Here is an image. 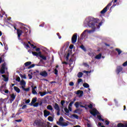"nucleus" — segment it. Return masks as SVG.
<instances>
[{"label": "nucleus", "mask_w": 127, "mask_h": 127, "mask_svg": "<svg viewBox=\"0 0 127 127\" xmlns=\"http://www.w3.org/2000/svg\"><path fill=\"white\" fill-rule=\"evenodd\" d=\"M33 126L37 127H52V124L50 122H47V125H46V124L41 120L37 119L34 121Z\"/></svg>", "instance_id": "1"}, {"label": "nucleus", "mask_w": 127, "mask_h": 127, "mask_svg": "<svg viewBox=\"0 0 127 127\" xmlns=\"http://www.w3.org/2000/svg\"><path fill=\"white\" fill-rule=\"evenodd\" d=\"M87 25L89 27H92V28H96L95 25H97L98 23V21L94 18L89 17L87 19Z\"/></svg>", "instance_id": "2"}, {"label": "nucleus", "mask_w": 127, "mask_h": 127, "mask_svg": "<svg viewBox=\"0 0 127 127\" xmlns=\"http://www.w3.org/2000/svg\"><path fill=\"white\" fill-rule=\"evenodd\" d=\"M32 54L34 56H36L37 57H40V58H42V60H45V61H46L47 59L46 56L41 55V52H39V53H37L36 52H32Z\"/></svg>", "instance_id": "3"}, {"label": "nucleus", "mask_w": 127, "mask_h": 127, "mask_svg": "<svg viewBox=\"0 0 127 127\" xmlns=\"http://www.w3.org/2000/svg\"><path fill=\"white\" fill-rule=\"evenodd\" d=\"M112 5V2L108 3L107 6L100 12L101 14H104L106 13L107 11H108V9L110 8V6Z\"/></svg>", "instance_id": "4"}, {"label": "nucleus", "mask_w": 127, "mask_h": 127, "mask_svg": "<svg viewBox=\"0 0 127 127\" xmlns=\"http://www.w3.org/2000/svg\"><path fill=\"white\" fill-rule=\"evenodd\" d=\"M54 108L55 110L57 111V116H60V107H59V105H58V104H57V103H55Z\"/></svg>", "instance_id": "5"}, {"label": "nucleus", "mask_w": 127, "mask_h": 127, "mask_svg": "<svg viewBox=\"0 0 127 127\" xmlns=\"http://www.w3.org/2000/svg\"><path fill=\"white\" fill-rule=\"evenodd\" d=\"M89 112L91 114V115H92V116H94V117L100 114L99 111H98V110L96 109V108L93 109L92 110L90 111Z\"/></svg>", "instance_id": "6"}, {"label": "nucleus", "mask_w": 127, "mask_h": 127, "mask_svg": "<svg viewBox=\"0 0 127 127\" xmlns=\"http://www.w3.org/2000/svg\"><path fill=\"white\" fill-rule=\"evenodd\" d=\"M76 42H77V33L73 34L71 38V43L74 44L76 43Z\"/></svg>", "instance_id": "7"}, {"label": "nucleus", "mask_w": 127, "mask_h": 127, "mask_svg": "<svg viewBox=\"0 0 127 127\" xmlns=\"http://www.w3.org/2000/svg\"><path fill=\"white\" fill-rule=\"evenodd\" d=\"M6 63H4L3 64H2L1 69H2V73H5V70L7 69V68H6Z\"/></svg>", "instance_id": "8"}, {"label": "nucleus", "mask_w": 127, "mask_h": 127, "mask_svg": "<svg viewBox=\"0 0 127 127\" xmlns=\"http://www.w3.org/2000/svg\"><path fill=\"white\" fill-rule=\"evenodd\" d=\"M23 33V31L21 30L18 29L17 30V34L18 35V39L19 40H21L20 36H21V34Z\"/></svg>", "instance_id": "9"}, {"label": "nucleus", "mask_w": 127, "mask_h": 127, "mask_svg": "<svg viewBox=\"0 0 127 127\" xmlns=\"http://www.w3.org/2000/svg\"><path fill=\"white\" fill-rule=\"evenodd\" d=\"M88 31V30H84L83 33L81 34L80 35V39L81 40H83V39H84V38H85V37H86V32Z\"/></svg>", "instance_id": "10"}, {"label": "nucleus", "mask_w": 127, "mask_h": 127, "mask_svg": "<svg viewBox=\"0 0 127 127\" xmlns=\"http://www.w3.org/2000/svg\"><path fill=\"white\" fill-rule=\"evenodd\" d=\"M40 76H42V77H47V76H48V73H47V72L45 70L41 72L40 73Z\"/></svg>", "instance_id": "11"}, {"label": "nucleus", "mask_w": 127, "mask_h": 127, "mask_svg": "<svg viewBox=\"0 0 127 127\" xmlns=\"http://www.w3.org/2000/svg\"><path fill=\"white\" fill-rule=\"evenodd\" d=\"M16 97V95L14 94V93H13L10 95V103H12L14 100H15V97Z\"/></svg>", "instance_id": "12"}, {"label": "nucleus", "mask_w": 127, "mask_h": 127, "mask_svg": "<svg viewBox=\"0 0 127 127\" xmlns=\"http://www.w3.org/2000/svg\"><path fill=\"white\" fill-rule=\"evenodd\" d=\"M44 116L45 118H47L48 116H50V112L47 111V110H45L44 111Z\"/></svg>", "instance_id": "13"}, {"label": "nucleus", "mask_w": 127, "mask_h": 127, "mask_svg": "<svg viewBox=\"0 0 127 127\" xmlns=\"http://www.w3.org/2000/svg\"><path fill=\"white\" fill-rule=\"evenodd\" d=\"M37 101V97L33 98L32 100L31 101V102L30 104V106H33V104H35V103H36Z\"/></svg>", "instance_id": "14"}, {"label": "nucleus", "mask_w": 127, "mask_h": 127, "mask_svg": "<svg viewBox=\"0 0 127 127\" xmlns=\"http://www.w3.org/2000/svg\"><path fill=\"white\" fill-rule=\"evenodd\" d=\"M123 71V67L122 66H118L116 72L118 74H120V72Z\"/></svg>", "instance_id": "15"}, {"label": "nucleus", "mask_w": 127, "mask_h": 127, "mask_svg": "<svg viewBox=\"0 0 127 127\" xmlns=\"http://www.w3.org/2000/svg\"><path fill=\"white\" fill-rule=\"evenodd\" d=\"M81 82H83V80L82 79V78H79L75 84L76 87H79V84L81 83Z\"/></svg>", "instance_id": "16"}, {"label": "nucleus", "mask_w": 127, "mask_h": 127, "mask_svg": "<svg viewBox=\"0 0 127 127\" xmlns=\"http://www.w3.org/2000/svg\"><path fill=\"white\" fill-rule=\"evenodd\" d=\"M13 88H14V91H15L16 93H20V89H19V88L16 86H14Z\"/></svg>", "instance_id": "17"}, {"label": "nucleus", "mask_w": 127, "mask_h": 127, "mask_svg": "<svg viewBox=\"0 0 127 127\" xmlns=\"http://www.w3.org/2000/svg\"><path fill=\"white\" fill-rule=\"evenodd\" d=\"M6 100V98L5 99H2V98H0V106H1L3 103L5 102V100Z\"/></svg>", "instance_id": "18"}, {"label": "nucleus", "mask_w": 127, "mask_h": 127, "mask_svg": "<svg viewBox=\"0 0 127 127\" xmlns=\"http://www.w3.org/2000/svg\"><path fill=\"white\" fill-rule=\"evenodd\" d=\"M2 77L4 78L3 80L4 81V82H7L8 81V77H7L5 74L2 75Z\"/></svg>", "instance_id": "19"}, {"label": "nucleus", "mask_w": 127, "mask_h": 127, "mask_svg": "<svg viewBox=\"0 0 127 127\" xmlns=\"http://www.w3.org/2000/svg\"><path fill=\"white\" fill-rule=\"evenodd\" d=\"M22 29L23 30V33H27L28 32V29L25 28V27H23Z\"/></svg>", "instance_id": "20"}, {"label": "nucleus", "mask_w": 127, "mask_h": 127, "mask_svg": "<svg viewBox=\"0 0 127 127\" xmlns=\"http://www.w3.org/2000/svg\"><path fill=\"white\" fill-rule=\"evenodd\" d=\"M76 94L77 95H80V96H83V94H84V92L82 90H77Z\"/></svg>", "instance_id": "21"}, {"label": "nucleus", "mask_w": 127, "mask_h": 127, "mask_svg": "<svg viewBox=\"0 0 127 127\" xmlns=\"http://www.w3.org/2000/svg\"><path fill=\"white\" fill-rule=\"evenodd\" d=\"M80 104H81V102H75V103L74 104V106H75V108L78 109V108H79V106H80Z\"/></svg>", "instance_id": "22"}, {"label": "nucleus", "mask_w": 127, "mask_h": 127, "mask_svg": "<svg viewBox=\"0 0 127 127\" xmlns=\"http://www.w3.org/2000/svg\"><path fill=\"white\" fill-rule=\"evenodd\" d=\"M83 72H79L77 74V77L78 78H82V77H83Z\"/></svg>", "instance_id": "23"}, {"label": "nucleus", "mask_w": 127, "mask_h": 127, "mask_svg": "<svg viewBox=\"0 0 127 127\" xmlns=\"http://www.w3.org/2000/svg\"><path fill=\"white\" fill-rule=\"evenodd\" d=\"M47 109L48 110H49V111H53V107H52V106L50 105H48L47 107Z\"/></svg>", "instance_id": "24"}, {"label": "nucleus", "mask_w": 127, "mask_h": 127, "mask_svg": "<svg viewBox=\"0 0 127 127\" xmlns=\"http://www.w3.org/2000/svg\"><path fill=\"white\" fill-rule=\"evenodd\" d=\"M20 84L22 86H25V84H26V83L25 82V81H24L23 79H22L20 82Z\"/></svg>", "instance_id": "25"}, {"label": "nucleus", "mask_w": 127, "mask_h": 127, "mask_svg": "<svg viewBox=\"0 0 127 127\" xmlns=\"http://www.w3.org/2000/svg\"><path fill=\"white\" fill-rule=\"evenodd\" d=\"M83 86L84 88H90V85L87 83H83Z\"/></svg>", "instance_id": "26"}, {"label": "nucleus", "mask_w": 127, "mask_h": 127, "mask_svg": "<svg viewBox=\"0 0 127 127\" xmlns=\"http://www.w3.org/2000/svg\"><path fill=\"white\" fill-rule=\"evenodd\" d=\"M101 58H102V54H99L96 55V56L95 57V59H101Z\"/></svg>", "instance_id": "27"}, {"label": "nucleus", "mask_w": 127, "mask_h": 127, "mask_svg": "<svg viewBox=\"0 0 127 127\" xmlns=\"http://www.w3.org/2000/svg\"><path fill=\"white\" fill-rule=\"evenodd\" d=\"M39 94H40L41 97H43V96H45L46 95V92H42L41 91L39 92Z\"/></svg>", "instance_id": "28"}, {"label": "nucleus", "mask_w": 127, "mask_h": 127, "mask_svg": "<svg viewBox=\"0 0 127 127\" xmlns=\"http://www.w3.org/2000/svg\"><path fill=\"white\" fill-rule=\"evenodd\" d=\"M115 50L116 51H117L118 55H120V54H122V51L120 49L116 48Z\"/></svg>", "instance_id": "29"}, {"label": "nucleus", "mask_w": 127, "mask_h": 127, "mask_svg": "<svg viewBox=\"0 0 127 127\" xmlns=\"http://www.w3.org/2000/svg\"><path fill=\"white\" fill-rule=\"evenodd\" d=\"M80 48H81V49L83 50V51H85V52H86V51H87V49H86V48H85V46H84V45H81L80 46Z\"/></svg>", "instance_id": "30"}, {"label": "nucleus", "mask_w": 127, "mask_h": 127, "mask_svg": "<svg viewBox=\"0 0 127 127\" xmlns=\"http://www.w3.org/2000/svg\"><path fill=\"white\" fill-rule=\"evenodd\" d=\"M31 64V62H27L24 64L25 66H27Z\"/></svg>", "instance_id": "31"}, {"label": "nucleus", "mask_w": 127, "mask_h": 127, "mask_svg": "<svg viewBox=\"0 0 127 127\" xmlns=\"http://www.w3.org/2000/svg\"><path fill=\"white\" fill-rule=\"evenodd\" d=\"M48 121H49V122H53V117H51V116H49L48 118Z\"/></svg>", "instance_id": "32"}, {"label": "nucleus", "mask_w": 127, "mask_h": 127, "mask_svg": "<svg viewBox=\"0 0 127 127\" xmlns=\"http://www.w3.org/2000/svg\"><path fill=\"white\" fill-rule=\"evenodd\" d=\"M20 76L21 78L23 79H26V75L25 74L22 75L21 74H20Z\"/></svg>", "instance_id": "33"}, {"label": "nucleus", "mask_w": 127, "mask_h": 127, "mask_svg": "<svg viewBox=\"0 0 127 127\" xmlns=\"http://www.w3.org/2000/svg\"><path fill=\"white\" fill-rule=\"evenodd\" d=\"M117 127H124V124H123V123H119L117 125Z\"/></svg>", "instance_id": "34"}, {"label": "nucleus", "mask_w": 127, "mask_h": 127, "mask_svg": "<svg viewBox=\"0 0 127 127\" xmlns=\"http://www.w3.org/2000/svg\"><path fill=\"white\" fill-rule=\"evenodd\" d=\"M64 112H65V113H66V114H69V110L68 109V108H64Z\"/></svg>", "instance_id": "35"}, {"label": "nucleus", "mask_w": 127, "mask_h": 127, "mask_svg": "<svg viewBox=\"0 0 127 127\" xmlns=\"http://www.w3.org/2000/svg\"><path fill=\"white\" fill-rule=\"evenodd\" d=\"M32 93L33 94V95H37V92H36V90L34 89L32 90Z\"/></svg>", "instance_id": "36"}, {"label": "nucleus", "mask_w": 127, "mask_h": 127, "mask_svg": "<svg viewBox=\"0 0 127 127\" xmlns=\"http://www.w3.org/2000/svg\"><path fill=\"white\" fill-rule=\"evenodd\" d=\"M23 45H24V46H26V47H27V48H30L29 45H28V44H26L25 42L23 43Z\"/></svg>", "instance_id": "37"}, {"label": "nucleus", "mask_w": 127, "mask_h": 127, "mask_svg": "<svg viewBox=\"0 0 127 127\" xmlns=\"http://www.w3.org/2000/svg\"><path fill=\"white\" fill-rule=\"evenodd\" d=\"M72 117H73L74 118H75L77 120H78V119H79V116L78 115H76V114H73Z\"/></svg>", "instance_id": "38"}, {"label": "nucleus", "mask_w": 127, "mask_h": 127, "mask_svg": "<svg viewBox=\"0 0 127 127\" xmlns=\"http://www.w3.org/2000/svg\"><path fill=\"white\" fill-rule=\"evenodd\" d=\"M35 66V64H32L31 65H30L29 67H28V69H31V68H33Z\"/></svg>", "instance_id": "39"}, {"label": "nucleus", "mask_w": 127, "mask_h": 127, "mask_svg": "<svg viewBox=\"0 0 127 127\" xmlns=\"http://www.w3.org/2000/svg\"><path fill=\"white\" fill-rule=\"evenodd\" d=\"M4 56V55H3L2 56L0 57V64L2 62H3L4 60H2V57Z\"/></svg>", "instance_id": "40"}, {"label": "nucleus", "mask_w": 127, "mask_h": 127, "mask_svg": "<svg viewBox=\"0 0 127 127\" xmlns=\"http://www.w3.org/2000/svg\"><path fill=\"white\" fill-rule=\"evenodd\" d=\"M54 73L55 75H58V70L57 68H55L54 70Z\"/></svg>", "instance_id": "41"}, {"label": "nucleus", "mask_w": 127, "mask_h": 127, "mask_svg": "<svg viewBox=\"0 0 127 127\" xmlns=\"http://www.w3.org/2000/svg\"><path fill=\"white\" fill-rule=\"evenodd\" d=\"M30 90V87H28L27 88H25L24 91H25V92H29Z\"/></svg>", "instance_id": "42"}, {"label": "nucleus", "mask_w": 127, "mask_h": 127, "mask_svg": "<svg viewBox=\"0 0 127 127\" xmlns=\"http://www.w3.org/2000/svg\"><path fill=\"white\" fill-rule=\"evenodd\" d=\"M16 81H17V82H20V77H19V76L16 77Z\"/></svg>", "instance_id": "43"}, {"label": "nucleus", "mask_w": 127, "mask_h": 127, "mask_svg": "<svg viewBox=\"0 0 127 127\" xmlns=\"http://www.w3.org/2000/svg\"><path fill=\"white\" fill-rule=\"evenodd\" d=\"M63 121H64V119H63V117H61L60 118V119L59 120V122L60 123L61 122H63Z\"/></svg>", "instance_id": "44"}, {"label": "nucleus", "mask_w": 127, "mask_h": 127, "mask_svg": "<svg viewBox=\"0 0 127 127\" xmlns=\"http://www.w3.org/2000/svg\"><path fill=\"white\" fill-rule=\"evenodd\" d=\"M64 104H65V100H62L61 101V104L62 106H64Z\"/></svg>", "instance_id": "45"}, {"label": "nucleus", "mask_w": 127, "mask_h": 127, "mask_svg": "<svg viewBox=\"0 0 127 127\" xmlns=\"http://www.w3.org/2000/svg\"><path fill=\"white\" fill-rule=\"evenodd\" d=\"M62 127H67L68 126V124L67 123H65L62 124Z\"/></svg>", "instance_id": "46"}, {"label": "nucleus", "mask_w": 127, "mask_h": 127, "mask_svg": "<svg viewBox=\"0 0 127 127\" xmlns=\"http://www.w3.org/2000/svg\"><path fill=\"white\" fill-rule=\"evenodd\" d=\"M73 104H74V101H71L69 105H68V107H72V106L73 105Z\"/></svg>", "instance_id": "47"}, {"label": "nucleus", "mask_w": 127, "mask_h": 127, "mask_svg": "<svg viewBox=\"0 0 127 127\" xmlns=\"http://www.w3.org/2000/svg\"><path fill=\"white\" fill-rule=\"evenodd\" d=\"M57 35L58 36L59 39H61V38H62V37L60 36V34L59 33H57Z\"/></svg>", "instance_id": "48"}, {"label": "nucleus", "mask_w": 127, "mask_h": 127, "mask_svg": "<svg viewBox=\"0 0 127 127\" xmlns=\"http://www.w3.org/2000/svg\"><path fill=\"white\" fill-rule=\"evenodd\" d=\"M88 107L89 109H93V105L92 104L89 105Z\"/></svg>", "instance_id": "49"}, {"label": "nucleus", "mask_w": 127, "mask_h": 127, "mask_svg": "<svg viewBox=\"0 0 127 127\" xmlns=\"http://www.w3.org/2000/svg\"><path fill=\"white\" fill-rule=\"evenodd\" d=\"M69 85V86H74V82L72 81L70 82Z\"/></svg>", "instance_id": "50"}, {"label": "nucleus", "mask_w": 127, "mask_h": 127, "mask_svg": "<svg viewBox=\"0 0 127 127\" xmlns=\"http://www.w3.org/2000/svg\"><path fill=\"white\" fill-rule=\"evenodd\" d=\"M39 105V103L37 102V103H36L33 106L34 107H38Z\"/></svg>", "instance_id": "51"}, {"label": "nucleus", "mask_w": 127, "mask_h": 127, "mask_svg": "<svg viewBox=\"0 0 127 127\" xmlns=\"http://www.w3.org/2000/svg\"><path fill=\"white\" fill-rule=\"evenodd\" d=\"M15 122H16L17 123H21V122H22V120H21V119L16 120Z\"/></svg>", "instance_id": "52"}, {"label": "nucleus", "mask_w": 127, "mask_h": 127, "mask_svg": "<svg viewBox=\"0 0 127 127\" xmlns=\"http://www.w3.org/2000/svg\"><path fill=\"white\" fill-rule=\"evenodd\" d=\"M69 49H72V48H74V45L71 44L69 47Z\"/></svg>", "instance_id": "53"}, {"label": "nucleus", "mask_w": 127, "mask_h": 127, "mask_svg": "<svg viewBox=\"0 0 127 127\" xmlns=\"http://www.w3.org/2000/svg\"><path fill=\"white\" fill-rule=\"evenodd\" d=\"M105 123L107 126H109V125H110V121H108L106 120L105 121Z\"/></svg>", "instance_id": "54"}, {"label": "nucleus", "mask_w": 127, "mask_h": 127, "mask_svg": "<svg viewBox=\"0 0 127 127\" xmlns=\"http://www.w3.org/2000/svg\"><path fill=\"white\" fill-rule=\"evenodd\" d=\"M123 66H124V67H126V66H127V61H126V62H125V63L123 64Z\"/></svg>", "instance_id": "55"}, {"label": "nucleus", "mask_w": 127, "mask_h": 127, "mask_svg": "<svg viewBox=\"0 0 127 127\" xmlns=\"http://www.w3.org/2000/svg\"><path fill=\"white\" fill-rule=\"evenodd\" d=\"M28 76L29 77V79H32V75H31L30 74H28Z\"/></svg>", "instance_id": "56"}, {"label": "nucleus", "mask_w": 127, "mask_h": 127, "mask_svg": "<svg viewBox=\"0 0 127 127\" xmlns=\"http://www.w3.org/2000/svg\"><path fill=\"white\" fill-rule=\"evenodd\" d=\"M27 106H26V105H24L22 106V110H24V109H26V108L27 107Z\"/></svg>", "instance_id": "57"}, {"label": "nucleus", "mask_w": 127, "mask_h": 127, "mask_svg": "<svg viewBox=\"0 0 127 127\" xmlns=\"http://www.w3.org/2000/svg\"><path fill=\"white\" fill-rule=\"evenodd\" d=\"M26 104H29L30 103V99H28L25 101Z\"/></svg>", "instance_id": "58"}, {"label": "nucleus", "mask_w": 127, "mask_h": 127, "mask_svg": "<svg viewBox=\"0 0 127 127\" xmlns=\"http://www.w3.org/2000/svg\"><path fill=\"white\" fill-rule=\"evenodd\" d=\"M97 118H98V120H99V121H101V120L102 119V116H101V115H98L97 116Z\"/></svg>", "instance_id": "59"}, {"label": "nucleus", "mask_w": 127, "mask_h": 127, "mask_svg": "<svg viewBox=\"0 0 127 127\" xmlns=\"http://www.w3.org/2000/svg\"><path fill=\"white\" fill-rule=\"evenodd\" d=\"M83 65H84L85 67H89V64H87V63H84V64H83Z\"/></svg>", "instance_id": "60"}, {"label": "nucleus", "mask_w": 127, "mask_h": 127, "mask_svg": "<svg viewBox=\"0 0 127 127\" xmlns=\"http://www.w3.org/2000/svg\"><path fill=\"white\" fill-rule=\"evenodd\" d=\"M44 24H45V23H43L42 24H40V25H39V26H40V27H44Z\"/></svg>", "instance_id": "61"}, {"label": "nucleus", "mask_w": 127, "mask_h": 127, "mask_svg": "<svg viewBox=\"0 0 127 127\" xmlns=\"http://www.w3.org/2000/svg\"><path fill=\"white\" fill-rule=\"evenodd\" d=\"M104 44L107 47H110V44H107V43H105Z\"/></svg>", "instance_id": "62"}, {"label": "nucleus", "mask_w": 127, "mask_h": 127, "mask_svg": "<svg viewBox=\"0 0 127 127\" xmlns=\"http://www.w3.org/2000/svg\"><path fill=\"white\" fill-rule=\"evenodd\" d=\"M78 111H79V109H76V110H74V113L75 114H77L78 113Z\"/></svg>", "instance_id": "63"}, {"label": "nucleus", "mask_w": 127, "mask_h": 127, "mask_svg": "<svg viewBox=\"0 0 127 127\" xmlns=\"http://www.w3.org/2000/svg\"><path fill=\"white\" fill-rule=\"evenodd\" d=\"M36 51L38 52L40 51V49L39 48H37L36 49Z\"/></svg>", "instance_id": "64"}]
</instances>
